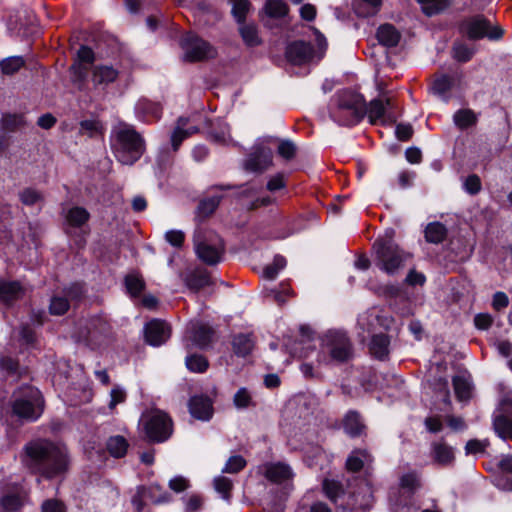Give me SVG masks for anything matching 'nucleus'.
<instances>
[{
	"label": "nucleus",
	"mask_w": 512,
	"mask_h": 512,
	"mask_svg": "<svg viewBox=\"0 0 512 512\" xmlns=\"http://www.w3.org/2000/svg\"><path fill=\"white\" fill-rule=\"evenodd\" d=\"M392 106L390 98L374 99L366 106L361 95L345 90L336 95L330 115L338 124L350 126L358 123L367 114L370 122L374 124L384 120Z\"/></svg>",
	"instance_id": "f257e3e1"
},
{
	"label": "nucleus",
	"mask_w": 512,
	"mask_h": 512,
	"mask_svg": "<svg viewBox=\"0 0 512 512\" xmlns=\"http://www.w3.org/2000/svg\"><path fill=\"white\" fill-rule=\"evenodd\" d=\"M24 463L33 473L53 479L68 471L69 456L65 446L38 439L25 446Z\"/></svg>",
	"instance_id": "f03ea898"
},
{
	"label": "nucleus",
	"mask_w": 512,
	"mask_h": 512,
	"mask_svg": "<svg viewBox=\"0 0 512 512\" xmlns=\"http://www.w3.org/2000/svg\"><path fill=\"white\" fill-rule=\"evenodd\" d=\"M395 231L387 229L373 243L375 264L388 275H395L412 259V254L401 248L394 240Z\"/></svg>",
	"instance_id": "7ed1b4c3"
},
{
	"label": "nucleus",
	"mask_w": 512,
	"mask_h": 512,
	"mask_svg": "<svg viewBox=\"0 0 512 512\" xmlns=\"http://www.w3.org/2000/svg\"><path fill=\"white\" fill-rule=\"evenodd\" d=\"M111 145L116 159L124 165H132L145 150L144 140L133 126L120 122L111 132Z\"/></svg>",
	"instance_id": "20e7f679"
},
{
	"label": "nucleus",
	"mask_w": 512,
	"mask_h": 512,
	"mask_svg": "<svg viewBox=\"0 0 512 512\" xmlns=\"http://www.w3.org/2000/svg\"><path fill=\"white\" fill-rule=\"evenodd\" d=\"M13 414L21 420L35 421L43 412L41 392L34 387L25 386L14 394Z\"/></svg>",
	"instance_id": "39448f33"
},
{
	"label": "nucleus",
	"mask_w": 512,
	"mask_h": 512,
	"mask_svg": "<svg viewBox=\"0 0 512 512\" xmlns=\"http://www.w3.org/2000/svg\"><path fill=\"white\" fill-rule=\"evenodd\" d=\"M145 431L152 441L163 442L172 434V421L169 416L160 411L152 410L142 416Z\"/></svg>",
	"instance_id": "423d86ee"
},
{
	"label": "nucleus",
	"mask_w": 512,
	"mask_h": 512,
	"mask_svg": "<svg viewBox=\"0 0 512 512\" xmlns=\"http://www.w3.org/2000/svg\"><path fill=\"white\" fill-rule=\"evenodd\" d=\"M180 46L183 50V59L189 62L207 60L217 55V50L214 46L193 33L183 36Z\"/></svg>",
	"instance_id": "0eeeda50"
},
{
	"label": "nucleus",
	"mask_w": 512,
	"mask_h": 512,
	"mask_svg": "<svg viewBox=\"0 0 512 512\" xmlns=\"http://www.w3.org/2000/svg\"><path fill=\"white\" fill-rule=\"evenodd\" d=\"M322 350L335 361H346L352 355L351 342L346 333L338 330L326 332L321 339Z\"/></svg>",
	"instance_id": "6e6552de"
},
{
	"label": "nucleus",
	"mask_w": 512,
	"mask_h": 512,
	"mask_svg": "<svg viewBox=\"0 0 512 512\" xmlns=\"http://www.w3.org/2000/svg\"><path fill=\"white\" fill-rule=\"evenodd\" d=\"M318 52H315L313 47L304 41H295L289 44L286 48V57L289 62L296 65L307 63L315 58L320 59L326 50L327 43L325 38L317 35Z\"/></svg>",
	"instance_id": "1a4fd4ad"
},
{
	"label": "nucleus",
	"mask_w": 512,
	"mask_h": 512,
	"mask_svg": "<svg viewBox=\"0 0 512 512\" xmlns=\"http://www.w3.org/2000/svg\"><path fill=\"white\" fill-rule=\"evenodd\" d=\"M194 250L197 257L207 265H216L222 260L224 245L217 236L206 238L201 233L194 236Z\"/></svg>",
	"instance_id": "9d476101"
},
{
	"label": "nucleus",
	"mask_w": 512,
	"mask_h": 512,
	"mask_svg": "<svg viewBox=\"0 0 512 512\" xmlns=\"http://www.w3.org/2000/svg\"><path fill=\"white\" fill-rule=\"evenodd\" d=\"M493 428L500 438L512 441V392L501 399L494 411Z\"/></svg>",
	"instance_id": "9b49d317"
},
{
	"label": "nucleus",
	"mask_w": 512,
	"mask_h": 512,
	"mask_svg": "<svg viewBox=\"0 0 512 512\" xmlns=\"http://www.w3.org/2000/svg\"><path fill=\"white\" fill-rule=\"evenodd\" d=\"M464 31L470 39L488 38L499 40L503 35V29L498 25H492L482 16L468 20L464 25Z\"/></svg>",
	"instance_id": "f8f14e48"
},
{
	"label": "nucleus",
	"mask_w": 512,
	"mask_h": 512,
	"mask_svg": "<svg viewBox=\"0 0 512 512\" xmlns=\"http://www.w3.org/2000/svg\"><path fill=\"white\" fill-rule=\"evenodd\" d=\"M144 335L149 345L158 347L170 338L171 328L165 321L154 319L145 325Z\"/></svg>",
	"instance_id": "ddd939ff"
},
{
	"label": "nucleus",
	"mask_w": 512,
	"mask_h": 512,
	"mask_svg": "<svg viewBox=\"0 0 512 512\" xmlns=\"http://www.w3.org/2000/svg\"><path fill=\"white\" fill-rule=\"evenodd\" d=\"M213 330L200 322H192L187 331V347L203 349L207 347L213 337Z\"/></svg>",
	"instance_id": "4468645a"
},
{
	"label": "nucleus",
	"mask_w": 512,
	"mask_h": 512,
	"mask_svg": "<svg viewBox=\"0 0 512 512\" xmlns=\"http://www.w3.org/2000/svg\"><path fill=\"white\" fill-rule=\"evenodd\" d=\"M272 150L264 146H255L245 162V169L251 172H262L272 164Z\"/></svg>",
	"instance_id": "2eb2a0df"
},
{
	"label": "nucleus",
	"mask_w": 512,
	"mask_h": 512,
	"mask_svg": "<svg viewBox=\"0 0 512 512\" xmlns=\"http://www.w3.org/2000/svg\"><path fill=\"white\" fill-rule=\"evenodd\" d=\"M265 477L274 483L282 484L291 481L294 477L292 468L284 462H272L263 465Z\"/></svg>",
	"instance_id": "dca6fc26"
},
{
	"label": "nucleus",
	"mask_w": 512,
	"mask_h": 512,
	"mask_svg": "<svg viewBox=\"0 0 512 512\" xmlns=\"http://www.w3.org/2000/svg\"><path fill=\"white\" fill-rule=\"evenodd\" d=\"M460 75L455 73L452 75H439L433 81L430 91L443 99L445 102L448 101V93L460 82Z\"/></svg>",
	"instance_id": "f3484780"
},
{
	"label": "nucleus",
	"mask_w": 512,
	"mask_h": 512,
	"mask_svg": "<svg viewBox=\"0 0 512 512\" xmlns=\"http://www.w3.org/2000/svg\"><path fill=\"white\" fill-rule=\"evenodd\" d=\"M119 76V71L112 65H95L91 72V80L96 87H106L114 83Z\"/></svg>",
	"instance_id": "a211bd4d"
},
{
	"label": "nucleus",
	"mask_w": 512,
	"mask_h": 512,
	"mask_svg": "<svg viewBox=\"0 0 512 512\" xmlns=\"http://www.w3.org/2000/svg\"><path fill=\"white\" fill-rule=\"evenodd\" d=\"M189 412L195 419L208 421L213 415L212 402L208 397L194 396L189 401Z\"/></svg>",
	"instance_id": "6ab92c4d"
},
{
	"label": "nucleus",
	"mask_w": 512,
	"mask_h": 512,
	"mask_svg": "<svg viewBox=\"0 0 512 512\" xmlns=\"http://www.w3.org/2000/svg\"><path fill=\"white\" fill-rule=\"evenodd\" d=\"M189 119L180 117L171 135V143L174 151H177L182 141L198 132L196 126H188Z\"/></svg>",
	"instance_id": "aec40b11"
},
{
	"label": "nucleus",
	"mask_w": 512,
	"mask_h": 512,
	"mask_svg": "<svg viewBox=\"0 0 512 512\" xmlns=\"http://www.w3.org/2000/svg\"><path fill=\"white\" fill-rule=\"evenodd\" d=\"M25 291L20 282L0 280V299L6 303L22 298Z\"/></svg>",
	"instance_id": "412c9836"
},
{
	"label": "nucleus",
	"mask_w": 512,
	"mask_h": 512,
	"mask_svg": "<svg viewBox=\"0 0 512 512\" xmlns=\"http://www.w3.org/2000/svg\"><path fill=\"white\" fill-rule=\"evenodd\" d=\"M377 39L383 46L395 47L398 45L401 35L393 25L384 24L377 30Z\"/></svg>",
	"instance_id": "4be33fe9"
},
{
	"label": "nucleus",
	"mask_w": 512,
	"mask_h": 512,
	"mask_svg": "<svg viewBox=\"0 0 512 512\" xmlns=\"http://www.w3.org/2000/svg\"><path fill=\"white\" fill-rule=\"evenodd\" d=\"M212 283L213 281L205 269H195L186 278L187 286L194 291H199Z\"/></svg>",
	"instance_id": "5701e85b"
},
{
	"label": "nucleus",
	"mask_w": 512,
	"mask_h": 512,
	"mask_svg": "<svg viewBox=\"0 0 512 512\" xmlns=\"http://www.w3.org/2000/svg\"><path fill=\"white\" fill-rule=\"evenodd\" d=\"M27 495L21 493H9L0 500V508L2 512H14L19 510L26 502Z\"/></svg>",
	"instance_id": "b1692460"
},
{
	"label": "nucleus",
	"mask_w": 512,
	"mask_h": 512,
	"mask_svg": "<svg viewBox=\"0 0 512 512\" xmlns=\"http://www.w3.org/2000/svg\"><path fill=\"white\" fill-rule=\"evenodd\" d=\"M389 338L384 334L374 335L370 342V351L378 359L383 360L389 354Z\"/></svg>",
	"instance_id": "393cba45"
},
{
	"label": "nucleus",
	"mask_w": 512,
	"mask_h": 512,
	"mask_svg": "<svg viewBox=\"0 0 512 512\" xmlns=\"http://www.w3.org/2000/svg\"><path fill=\"white\" fill-rule=\"evenodd\" d=\"M344 430L352 437L359 436L365 429V425L358 413L351 411L348 412L343 421Z\"/></svg>",
	"instance_id": "a878e982"
},
{
	"label": "nucleus",
	"mask_w": 512,
	"mask_h": 512,
	"mask_svg": "<svg viewBox=\"0 0 512 512\" xmlns=\"http://www.w3.org/2000/svg\"><path fill=\"white\" fill-rule=\"evenodd\" d=\"M432 454L434 460L440 465L451 464L454 460V451L452 447L442 442L433 444Z\"/></svg>",
	"instance_id": "bb28decb"
},
{
	"label": "nucleus",
	"mask_w": 512,
	"mask_h": 512,
	"mask_svg": "<svg viewBox=\"0 0 512 512\" xmlns=\"http://www.w3.org/2000/svg\"><path fill=\"white\" fill-rule=\"evenodd\" d=\"M453 386L456 397L459 401H467L472 395V384L468 377L463 375L453 378Z\"/></svg>",
	"instance_id": "cd10ccee"
},
{
	"label": "nucleus",
	"mask_w": 512,
	"mask_h": 512,
	"mask_svg": "<svg viewBox=\"0 0 512 512\" xmlns=\"http://www.w3.org/2000/svg\"><path fill=\"white\" fill-rule=\"evenodd\" d=\"M209 139L220 145L232 144L229 127L226 123L218 122L209 132Z\"/></svg>",
	"instance_id": "c85d7f7f"
},
{
	"label": "nucleus",
	"mask_w": 512,
	"mask_h": 512,
	"mask_svg": "<svg viewBox=\"0 0 512 512\" xmlns=\"http://www.w3.org/2000/svg\"><path fill=\"white\" fill-rule=\"evenodd\" d=\"M371 460V456L366 450H355L348 457L346 466L348 470L356 472L359 471L365 463H369Z\"/></svg>",
	"instance_id": "c756f323"
},
{
	"label": "nucleus",
	"mask_w": 512,
	"mask_h": 512,
	"mask_svg": "<svg viewBox=\"0 0 512 512\" xmlns=\"http://www.w3.org/2000/svg\"><path fill=\"white\" fill-rule=\"evenodd\" d=\"M107 450L115 458L123 457L128 449V443L123 436H112L106 444Z\"/></svg>",
	"instance_id": "7c9ffc66"
},
{
	"label": "nucleus",
	"mask_w": 512,
	"mask_h": 512,
	"mask_svg": "<svg viewBox=\"0 0 512 512\" xmlns=\"http://www.w3.org/2000/svg\"><path fill=\"white\" fill-rule=\"evenodd\" d=\"M500 468L505 475L498 480L497 485L505 490H512V455H507L500 461Z\"/></svg>",
	"instance_id": "2f4dec72"
},
{
	"label": "nucleus",
	"mask_w": 512,
	"mask_h": 512,
	"mask_svg": "<svg viewBox=\"0 0 512 512\" xmlns=\"http://www.w3.org/2000/svg\"><path fill=\"white\" fill-rule=\"evenodd\" d=\"M88 211L83 207H72L66 213V220L69 225L80 227L89 219Z\"/></svg>",
	"instance_id": "473e14b6"
},
{
	"label": "nucleus",
	"mask_w": 512,
	"mask_h": 512,
	"mask_svg": "<svg viewBox=\"0 0 512 512\" xmlns=\"http://www.w3.org/2000/svg\"><path fill=\"white\" fill-rule=\"evenodd\" d=\"M254 346V342L250 335L240 334L233 339V348L236 354L246 356L249 354Z\"/></svg>",
	"instance_id": "72a5a7b5"
},
{
	"label": "nucleus",
	"mask_w": 512,
	"mask_h": 512,
	"mask_svg": "<svg viewBox=\"0 0 512 512\" xmlns=\"http://www.w3.org/2000/svg\"><path fill=\"white\" fill-rule=\"evenodd\" d=\"M446 236V228L439 222L430 223L425 230V237L428 242L440 243Z\"/></svg>",
	"instance_id": "f704fd0d"
},
{
	"label": "nucleus",
	"mask_w": 512,
	"mask_h": 512,
	"mask_svg": "<svg viewBox=\"0 0 512 512\" xmlns=\"http://www.w3.org/2000/svg\"><path fill=\"white\" fill-rule=\"evenodd\" d=\"M453 120L458 128L465 129L474 125L476 123L477 117L472 110L461 109L454 114Z\"/></svg>",
	"instance_id": "c9c22d12"
},
{
	"label": "nucleus",
	"mask_w": 512,
	"mask_h": 512,
	"mask_svg": "<svg viewBox=\"0 0 512 512\" xmlns=\"http://www.w3.org/2000/svg\"><path fill=\"white\" fill-rule=\"evenodd\" d=\"M423 12L432 16L443 11L450 3V0H418Z\"/></svg>",
	"instance_id": "e433bc0d"
},
{
	"label": "nucleus",
	"mask_w": 512,
	"mask_h": 512,
	"mask_svg": "<svg viewBox=\"0 0 512 512\" xmlns=\"http://www.w3.org/2000/svg\"><path fill=\"white\" fill-rule=\"evenodd\" d=\"M24 59L21 56H11L0 62L1 70L6 75H12L24 66Z\"/></svg>",
	"instance_id": "4c0bfd02"
},
{
	"label": "nucleus",
	"mask_w": 512,
	"mask_h": 512,
	"mask_svg": "<svg viewBox=\"0 0 512 512\" xmlns=\"http://www.w3.org/2000/svg\"><path fill=\"white\" fill-rule=\"evenodd\" d=\"M125 285L128 293L133 297L138 296L144 289L143 279L135 273L126 276Z\"/></svg>",
	"instance_id": "58836bf2"
},
{
	"label": "nucleus",
	"mask_w": 512,
	"mask_h": 512,
	"mask_svg": "<svg viewBox=\"0 0 512 512\" xmlns=\"http://www.w3.org/2000/svg\"><path fill=\"white\" fill-rule=\"evenodd\" d=\"M265 11L270 17L280 18L287 14L288 6L281 0H269L265 5Z\"/></svg>",
	"instance_id": "ea45409f"
},
{
	"label": "nucleus",
	"mask_w": 512,
	"mask_h": 512,
	"mask_svg": "<svg viewBox=\"0 0 512 512\" xmlns=\"http://www.w3.org/2000/svg\"><path fill=\"white\" fill-rule=\"evenodd\" d=\"M214 489L221 494L222 498L226 501L230 500V491L233 487L232 480L225 476H217L213 481Z\"/></svg>",
	"instance_id": "a19ab883"
},
{
	"label": "nucleus",
	"mask_w": 512,
	"mask_h": 512,
	"mask_svg": "<svg viewBox=\"0 0 512 512\" xmlns=\"http://www.w3.org/2000/svg\"><path fill=\"white\" fill-rule=\"evenodd\" d=\"M286 266L284 257L277 255L274 257L272 264L267 265L263 270V275L266 279L273 280L277 277L278 273Z\"/></svg>",
	"instance_id": "79ce46f5"
},
{
	"label": "nucleus",
	"mask_w": 512,
	"mask_h": 512,
	"mask_svg": "<svg viewBox=\"0 0 512 512\" xmlns=\"http://www.w3.org/2000/svg\"><path fill=\"white\" fill-rule=\"evenodd\" d=\"M19 198L22 204L26 206L36 205L43 200L42 194L32 188H26L19 193Z\"/></svg>",
	"instance_id": "37998d69"
},
{
	"label": "nucleus",
	"mask_w": 512,
	"mask_h": 512,
	"mask_svg": "<svg viewBox=\"0 0 512 512\" xmlns=\"http://www.w3.org/2000/svg\"><path fill=\"white\" fill-rule=\"evenodd\" d=\"M240 34L248 46H256L260 43L257 28L254 25H242Z\"/></svg>",
	"instance_id": "c03bdc74"
},
{
	"label": "nucleus",
	"mask_w": 512,
	"mask_h": 512,
	"mask_svg": "<svg viewBox=\"0 0 512 512\" xmlns=\"http://www.w3.org/2000/svg\"><path fill=\"white\" fill-rule=\"evenodd\" d=\"M221 200V196L213 195L211 197L203 199L198 206V211L203 216L212 214L218 207Z\"/></svg>",
	"instance_id": "a18cd8bd"
},
{
	"label": "nucleus",
	"mask_w": 512,
	"mask_h": 512,
	"mask_svg": "<svg viewBox=\"0 0 512 512\" xmlns=\"http://www.w3.org/2000/svg\"><path fill=\"white\" fill-rule=\"evenodd\" d=\"M381 7V0H360L358 14L361 16H373Z\"/></svg>",
	"instance_id": "49530a36"
},
{
	"label": "nucleus",
	"mask_w": 512,
	"mask_h": 512,
	"mask_svg": "<svg viewBox=\"0 0 512 512\" xmlns=\"http://www.w3.org/2000/svg\"><path fill=\"white\" fill-rule=\"evenodd\" d=\"M186 366L192 372H204L208 367L207 360L200 355H190L186 358Z\"/></svg>",
	"instance_id": "de8ad7c7"
},
{
	"label": "nucleus",
	"mask_w": 512,
	"mask_h": 512,
	"mask_svg": "<svg viewBox=\"0 0 512 512\" xmlns=\"http://www.w3.org/2000/svg\"><path fill=\"white\" fill-rule=\"evenodd\" d=\"M246 466V460L240 455L231 456L222 469L223 473H238Z\"/></svg>",
	"instance_id": "09e8293b"
},
{
	"label": "nucleus",
	"mask_w": 512,
	"mask_h": 512,
	"mask_svg": "<svg viewBox=\"0 0 512 512\" xmlns=\"http://www.w3.org/2000/svg\"><path fill=\"white\" fill-rule=\"evenodd\" d=\"M232 13L238 22H243L250 9L248 0H231Z\"/></svg>",
	"instance_id": "8fccbe9b"
},
{
	"label": "nucleus",
	"mask_w": 512,
	"mask_h": 512,
	"mask_svg": "<svg viewBox=\"0 0 512 512\" xmlns=\"http://www.w3.org/2000/svg\"><path fill=\"white\" fill-rule=\"evenodd\" d=\"M2 128L13 131L24 124V118L21 115L7 114L1 119Z\"/></svg>",
	"instance_id": "3c124183"
},
{
	"label": "nucleus",
	"mask_w": 512,
	"mask_h": 512,
	"mask_svg": "<svg viewBox=\"0 0 512 512\" xmlns=\"http://www.w3.org/2000/svg\"><path fill=\"white\" fill-rule=\"evenodd\" d=\"M251 402V394L246 388H240L233 397V403L237 409L247 408Z\"/></svg>",
	"instance_id": "603ef678"
},
{
	"label": "nucleus",
	"mask_w": 512,
	"mask_h": 512,
	"mask_svg": "<svg viewBox=\"0 0 512 512\" xmlns=\"http://www.w3.org/2000/svg\"><path fill=\"white\" fill-rule=\"evenodd\" d=\"M69 308V302L66 297L55 296L51 299L50 313L54 315H62Z\"/></svg>",
	"instance_id": "864d4df0"
},
{
	"label": "nucleus",
	"mask_w": 512,
	"mask_h": 512,
	"mask_svg": "<svg viewBox=\"0 0 512 512\" xmlns=\"http://www.w3.org/2000/svg\"><path fill=\"white\" fill-rule=\"evenodd\" d=\"M473 49L462 43H457L453 47V56L460 62H467L473 56Z\"/></svg>",
	"instance_id": "5fc2aeb1"
},
{
	"label": "nucleus",
	"mask_w": 512,
	"mask_h": 512,
	"mask_svg": "<svg viewBox=\"0 0 512 512\" xmlns=\"http://www.w3.org/2000/svg\"><path fill=\"white\" fill-rule=\"evenodd\" d=\"M488 445H489V442L487 440H477V439L469 440L466 443L465 451H466V454H471V455L483 454Z\"/></svg>",
	"instance_id": "6e6d98bb"
},
{
	"label": "nucleus",
	"mask_w": 512,
	"mask_h": 512,
	"mask_svg": "<svg viewBox=\"0 0 512 512\" xmlns=\"http://www.w3.org/2000/svg\"><path fill=\"white\" fill-rule=\"evenodd\" d=\"M323 490L325 495L332 501H336L341 493V486L334 480L325 479L323 481Z\"/></svg>",
	"instance_id": "4d7b16f0"
},
{
	"label": "nucleus",
	"mask_w": 512,
	"mask_h": 512,
	"mask_svg": "<svg viewBox=\"0 0 512 512\" xmlns=\"http://www.w3.org/2000/svg\"><path fill=\"white\" fill-rule=\"evenodd\" d=\"M42 512H67L66 505L59 499L51 498L45 500L41 505Z\"/></svg>",
	"instance_id": "13d9d810"
},
{
	"label": "nucleus",
	"mask_w": 512,
	"mask_h": 512,
	"mask_svg": "<svg viewBox=\"0 0 512 512\" xmlns=\"http://www.w3.org/2000/svg\"><path fill=\"white\" fill-rule=\"evenodd\" d=\"M463 187L467 193L475 195L481 190V180L476 174L469 175L464 180Z\"/></svg>",
	"instance_id": "bf43d9fd"
},
{
	"label": "nucleus",
	"mask_w": 512,
	"mask_h": 512,
	"mask_svg": "<svg viewBox=\"0 0 512 512\" xmlns=\"http://www.w3.org/2000/svg\"><path fill=\"white\" fill-rule=\"evenodd\" d=\"M148 493L149 498L153 503H164L169 500V495L165 491H162L159 485H151L149 487Z\"/></svg>",
	"instance_id": "052dcab7"
},
{
	"label": "nucleus",
	"mask_w": 512,
	"mask_h": 512,
	"mask_svg": "<svg viewBox=\"0 0 512 512\" xmlns=\"http://www.w3.org/2000/svg\"><path fill=\"white\" fill-rule=\"evenodd\" d=\"M400 486L411 492L419 486V479L415 473H407L401 477Z\"/></svg>",
	"instance_id": "680f3d73"
},
{
	"label": "nucleus",
	"mask_w": 512,
	"mask_h": 512,
	"mask_svg": "<svg viewBox=\"0 0 512 512\" xmlns=\"http://www.w3.org/2000/svg\"><path fill=\"white\" fill-rule=\"evenodd\" d=\"M165 239L170 245L174 247H181L184 242L185 235L181 230H169L165 233Z\"/></svg>",
	"instance_id": "e2e57ef3"
},
{
	"label": "nucleus",
	"mask_w": 512,
	"mask_h": 512,
	"mask_svg": "<svg viewBox=\"0 0 512 512\" xmlns=\"http://www.w3.org/2000/svg\"><path fill=\"white\" fill-rule=\"evenodd\" d=\"M295 145L288 140L280 141L278 145V154L285 159H291L295 154Z\"/></svg>",
	"instance_id": "0e129e2a"
},
{
	"label": "nucleus",
	"mask_w": 512,
	"mask_h": 512,
	"mask_svg": "<svg viewBox=\"0 0 512 512\" xmlns=\"http://www.w3.org/2000/svg\"><path fill=\"white\" fill-rule=\"evenodd\" d=\"M126 399L125 391L120 387H114L110 392L109 408L113 409L119 403H123Z\"/></svg>",
	"instance_id": "69168bd1"
},
{
	"label": "nucleus",
	"mask_w": 512,
	"mask_h": 512,
	"mask_svg": "<svg viewBox=\"0 0 512 512\" xmlns=\"http://www.w3.org/2000/svg\"><path fill=\"white\" fill-rule=\"evenodd\" d=\"M189 484L187 479L182 476H176L169 481V487L171 490L179 493L188 488Z\"/></svg>",
	"instance_id": "338daca9"
},
{
	"label": "nucleus",
	"mask_w": 512,
	"mask_h": 512,
	"mask_svg": "<svg viewBox=\"0 0 512 512\" xmlns=\"http://www.w3.org/2000/svg\"><path fill=\"white\" fill-rule=\"evenodd\" d=\"M78 60L81 63H92L94 61V52L87 46H81L77 53Z\"/></svg>",
	"instance_id": "774afa93"
}]
</instances>
